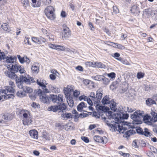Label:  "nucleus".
Listing matches in <instances>:
<instances>
[{
    "mask_svg": "<svg viewBox=\"0 0 157 157\" xmlns=\"http://www.w3.org/2000/svg\"><path fill=\"white\" fill-rule=\"evenodd\" d=\"M136 131L137 133L142 135H143V133L144 130L142 128H138L136 129Z\"/></svg>",
    "mask_w": 157,
    "mask_h": 157,
    "instance_id": "4d7b16f0",
    "label": "nucleus"
},
{
    "mask_svg": "<svg viewBox=\"0 0 157 157\" xmlns=\"http://www.w3.org/2000/svg\"><path fill=\"white\" fill-rule=\"evenodd\" d=\"M71 31L68 27L63 28L62 33V37L63 39H66L70 37L71 36Z\"/></svg>",
    "mask_w": 157,
    "mask_h": 157,
    "instance_id": "9d476101",
    "label": "nucleus"
},
{
    "mask_svg": "<svg viewBox=\"0 0 157 157\" xmlns=\"http://www.w3.org/2000/svg\"><path fill=\"white\" fill-rule=\"evenodd\" d=\"M56 49L63 51L65 49V48L63 46L56 45Z\"/></svg>",
    "mask_w": 157,
    "mask_h": 157,
    "instance_id": "a18cd8bd",
    "label": "nucleus"
},
{
    "mask_svg": "<svg viewBox=\"0 0 157 157\" xmlns=\"http://www.w3.org/2000/svg\"><path fill=\"white\" fill-rule=\"evenodd\" d=\"M46 36L49 39L50 41H52L54 40V36L51 34L48 33V34L46 35Z\"/></svg>",
    "mask_w": 157,
    "mask_h": 157,
    "instance_id": "ea45409f",
    "label": "nucleus"
},
{
    "mask_svg": "<svg viewBox=\"0 0 157 157\" xmlns=\"http://www.w3.org/2000/svg\"><path fill=\"white\" fill-rule=\"evenodd\" d=\"M94 139L96 142L105 144L107 143L108 141L107 138L105 136L101 137L99 136H95L94 137Z\"/></svg>",
    "mask_w": 157,
    "mask_h": 157,
    "instance_id": "1a4fd4ad",
    "label": "nucleus"
},
{
    "mask_svg": "<svg viewBox=\"0 0 157 157\" xmlns=\"http://www.w3.org/2000/svg\"><path fill=\"white\" fill-rule=\"evenodd\" d=\"M23 90L25 93H31L33 91V90L31 87L28 86H25L23 88Z\"/></svg>",
    "mask_w": 157,
    "mask_h": 157,
    "instance_id": "c756f323",
    "label": "nucleus"
},
{
    "mask_svg": "<svg viewBox=\"0 0 157 157\" xmlns=\"http://www.w3.org/2000/svg\"><path fill=\"white\" fill-rule=\"evenodd\" d=\"M90 98H91V99H92V100H93V101L94 102V104H95V100H94V98H95V94L94 92H91L90 93Z\"/></svg>",
    "mask_w": 157,
    "mask_h": 157,
    "instance_id": "13d9d810",
    "label": "nucleus"
},
{
    "mask_svg": "<svg viewBox=\"0 0 157 157\" xmlns=\"http://www.w3.org/2000/svg\"><path fill=\"white\" fill-rule=\"evenodd\" d=\"M36 82L39 85L41 86L43 89V91L39 89L37 91V94L40 97V101L44 103H47L49 102L50 100V97L47 96L45 93H49V90L47 88L46 85L47 84L46 81L45 80H42L41 82L40 80L39 81L37 79Z\"/></svg>",
    "mask_w": 157,
    "mask_h": 157,
    "instance_id": "f03ea898",
    "label": "nucleus"
},
{
    "mask_svg": "<svg viewBox=\"0 0 157 157\" xmlns=\"http://www.w3.org/2000/svg\"><path fill=\"white\" fill-rule=\"evenodd\" d=\"M57 95H51L50 99H51L52 101L54 102H58L57 101Z\"/></svg>",
    "mask_w": 157,
    "mask_h": 157,
    "instance_id": "e433bc0d",
    "label": "nucleus"
},
{
    "mask_svg": "<svg viewBox=\"0 0 157 157\" xmlns=\"http://www.w3.org/2000/svg\"><path fill=\"white\" fill-rule=\"evenodd\" d=\"M92 78L96 80L101 81H102V79L103 78V76L101 75H97L95 76H92Z\"/></svg>",
    "mask_w": 157,
    "mask_h": 157,
    "instance_id": "7c9ffc66",
    "label": "nucleus"
},
{
    "mask_svg": "<svg viewBox=\"0 0 157 157\" xmlns=\"http://www.w3.org/2000/svg\"><path fill=\"white\" fill-rule=\"evenodd\" d=\"M32 106L35 108H40V105L36 103V102H33L32 104Z\"/></svg>",
    "mask_w": 157,
    "mask_h": 157,
    "instance_id": "864d4df0",
    "label": "nucleus"
},
{
    "mask_svg": "<svg viewBox=\"0 0 157 157\" xmlns=\"http://www.w3.org/2000/svg\"><path fill=\"white\" fill-rule=\"evenodd\" d=\"M32 6L33 7H39L40 6V2L38 1L37 4H36V0H32Z\"/></svg>",
    "mask_w": 157,
    "mask_h": 157,
    "instance_id": "2f4dec72",
    "label": "nucleus"
},
{
    "mask_svg": "<svg viewBox=\"0 0 157 157\" xmlns=\"http://www.w3.org/2000/svg\"><path fill=\"white\" fill-rule=\"evenodd\" d=\"M7 68H10L11 70L10 71L14 73L15 74L18 71L21 74L24 73L26 72L23 66L18 65L16 64H10L8 65Z\"/></svg>",
    "mask_w": 157,
    "mask_h": 157,
    "instance_id": "39448f33",
    "label": "nucleus"
},
{
    "mask_svg": "<svg viewBox=\"0 0 157 157\" xmlns=\"http://www.w3.org/2000/svg\"><path fill=\"white\" fill-rule=\"evenodd\" d=\"M21 2L24 7L27 6L29 4L28 0H21Z\"/></svg>",
    "mask_w": 157,
    "mask_h": 157,
    "instance_id": "49530a36",
    "label": "nucleus"
},
{
    "mask_svg": "<svg viewBox=\"0 0 157 157\" xmlns=\"http://www.w3.org/2000/svg\"><path fill=\"white\" fill-rule=\"evenodd\" d=\"M103 113L102 112H101V113H100L99 112V113L96 112H93V113L92 116L95 117L96 118H99L100 117V116L101 115V113Z\"/></svg>",
    "mask_w": 157,
    "mask_h": 157,
    "instance_id": "72a5a7b5",
    "label": "nucleus"
},
{
    "mask_svg": "<svg viewBox=\"0 0 157 157\" xmlns=\"http://www.w3.org/2000/svg\"><path fill=\"white\" fill-rule=\"evenodd\" d=\"M119 12L118 8L116 6H113V13H117Z\"/></svg>",
    "mask_w": 157,
    "mask_h": 157,
    "instance_id": "0e129e2a",
    "label": "nucleus"
},
{
    "mask_svg": "<svg viewBox=\"0 0 157 157\" xmlns=\"http://www.w3.org/2000/svg\"><path fill=\"white\" fill-rule=\"evenodd\" d=\"M146 104L148 106H151L154 104H156L155 101L151 98H148L146 101Z\"/></svg>",
    "mask_w": 157,
    "mask_h": 157,
    "instance_id": "bb28decb",
    "label": "nucleus"
},
{
    "mask_svg": "<svg viewBox=\"0 0 157 157\" xmlns=\"http://www.w3.org/2000/svg\"><path fill=\"white\" fill-rule=\"evenodd\" d=\"M86 107V106L85 105V104L83 102H82L77 106V110L78 111L81 112L83 108H85Z\"/></svg>",
    "mask_w": 157,
    "mask_h": 157,
    "instance_id": "5701e85b",
    "label": "nucleus"
},
{
    "mask_svg": "<svg viewBox=\"0 0 157 157\" xmlns=\"http://www.w3.org/2000/svg\"><path fill=\"white\" fill-rule=\"evenodd\" d=\"M111 99L109 98V96L106 95L102 99L101 102L104 105L109 104L110 103L113 101V100H111Z\"/></svg>",
    "mask_w": 157,
    "mask_h": 157,
    "instance_id": "f8f14e48",
    "label": "nucleus"
},
{
    "mask_svg": "<svg viewBox=\"0 0 157 157\" xmlns=\"http://www.w3.org/2000/svg\"><path fill=\"white\" fill-rule=\"evenodd\" d=\"M139 143L140 144L141 146L143 147H145L146 144L145 142L143 140H140Z\"/></svg>",
    "mask_w": 157,
    "mask_h": 157,
    "instance_id": "6e6d98bb",
    "label": "nucleus"
},
{
    "mask_svg": "<svg viewBox=\"0 0 157 157\" xmlns=\"http://www.w3.org/2000/svg\"><path fill=\"white\" fill-rule=\"evenodd\" d=\"M67 101L70 107H72L73 106L74 103V101L71 98H67Z\"/></svg>",
    "mask_w": 157,
    "mask_h": 157,
    "instance_id": "473e14b6",
    "label": "nucleus"
},
{
    "mask_svg": "<svg viewBox=\"0 0 157 157\" xmlns=\"http://www.w3.org/2000/svg\"><path fill=\"white\" fill-rule=\"evenodd\" d=\"M17 57L20 63H23L24 62L25 57H22L20 55H17Z\"/></svg>",
    "mask_w": 157,
    "mask_h": 157,
    "instance_id": "c03bdc74",
    "label": "nucleus"
},
{
    "mask_svg": "<svg viewBox=\"0 0 157 157\" xmlns=\"http://www.w3.org/2000/svg\"><path fill=\"white\" fill-rule=\"evenodd\" d=\"M116 46L115 47L119 49H124L125 48V47L123 45H122L120 44H116Z\"/></svg>",
    "mask_w": 157,
    "mask_h": 157,
    "instance_id": "3c124183",
    "label": "nucleus"
},
{
    "mask_svg": "<svg viewBox=\"0 0 157 157\" xmlns=\"http://www.w3.org/2000/svg\"><path fill=\"white\" fill-rule=\"evenodd\" d=\"M143 134V135L147 137H150L151 135V133L149 132V130L147 128H144Z\"/></svg>",
    "mask_w": 157,
    "mask_h": 157,
    "instance_id": "cd10ccee",
    "label": "nucleus"
},
{
    "mask_svg": "<svg viewBox=\"0 0 157 157\" xmlns=\"http://www.w3.org/2000/svg\"><path fill=\"white\" fill-rule=\"evenodd\" d=\"M85 101H87L88 103L90 105H93V103L94 102L93 101L92 99L90 98H88L86 96H85Z\"/></svg>",
    "mask_w": 157,
    "mask_h": 157,
    "instance_id": "c9c22d12",
    "label": "nucleus"
},
{
    "mask_svg": "<svg viewBox=\"0 0 157 157\" xmlns=\"http://www.w3.org/2000/svg\"><path fill=\"white\" fill-rule=\"evenodd\" d=\"M32 40L35 43H36L39 44H41V40L37 37H32Z\"/></svg>",
    "mask_w": 157,
    "mask_h": 157,
    "instance_id": "4c0bfd02",
    "label": "nucleus"
},
{
    "mask_svg": "<svg viewBox=\"0 0 157 157\" xmlns=\"http://www.w3.org/2000/svg\"><path fill=\"white\" fill-rule=\"evenodd\" d=\"M153 120V122H155L157 121V113H155V115H154L152 116V118H151Z\"/></svg>",
    "mask_w": 157,
    "mask_h": 157,
    "instance_id": "bf43d9fd",
    "label": "nucleus"
},
{
    "mask_svg": "<svg viewBox=\"0 0 157 157\" xmlns=\"http://www.w3.org/2000/svg\"><path fill=\"white\" fill-rule=\"evenodd\" d=\"M135 133V131L130 129L128 131L125 132L124 134L123 135V136L124 137L128 138L131 135Z\"/></svg>",
    "mask_w": 157,
    "mask_h": 157,
    "instance_id": "a211bd4d",
    "label": "nucleus"
},
{
    "mask_svg": "<svg viewBox=\"0 0 157 157\" xmlns=\"http://www.w3.org/2000/svg\"><path fill=\"white\" fill-rule=\"evenodd\" d=\"M31 70L33 73H37L39 71V67L33 65L31 67Z\"/></svg>",
    "mask_w": 157,
    "mask_h": 157,
    "instance_id": "a878e982",
    "label": "nucleus"
},
{
    "mask_svg": "<svg viewBox=\"0 0 157 157\" xmlns=\"http://www.w3.org/2000/svg\"><path fill=\"white\" fill-rule=\"evenodd\" d=\"M57 105H52L49 106L48 109L49 111H52L54 112H57L58 110Z\"/></svg>",
    "mask_w": 157,
    "mask_h": 157,
    "instance_id": "412c9836",
    "label": "nucleus"
},
{
    "mask_svg": "<svg viewBox=\"0 0 157 157\" xmlns=\"http://www.w3.org/2000/svg\"><path fill=\"white\" fill-rule=\"evenodd\" d=\"M57 105L58 106V110H60V112H62V113H63V111L67 108L66 105L64 103H58Z\"/></svg>",
    "mask_w": 157,
    "mask_h": 157,
    "instance_id": "ddd939ff",
    "label": "nucleus"
},
{
    "mask_svg": "<svg viewBox=\"0 0 157 157\" xmlns=\"http://www.w3.org/2000/svg\"><path fill=\"white\" fill-rule=\"evenodd\" d=\"M129 116L128 114H123L122 115L121 114L117 113L115 114V123L118 124L121 122L120 120L123 119H127Z\"/></svg>",
    "mask_w": 157,
    "mask_h": 157,
    "instance_id": "6e6552de",
    "label": "nucleus"
},
{
    "mask_svg": "<svg viewBox=\"0 0 157 157\" xmlns=\"http://www.w3.org/2000/svg\"><path fill=\"white\" fill-rule=\"evenodd\" d=\"M113 113L111 111H109L108 112V116H109V118L111 119V118H114V117H113Z\"/></svg>",
    "mask_w": 157,
    "mask_h": 157,
    "instance_id": "69168bd1",
    "label": "nucleus"
},
{
    "mask_svg": "<svg viewBox=\"0 0 157 157\" xmlns=\"http://www.w3.org/2000/svg\"><path fill=\"white\" fill-rule=\"evenodd\" d=\"M26 75L27 76V77L26 75L24 76L23 75H21L22 79L23 80V82H24L27 84H30V81L29 80L30 76L27 75Z\"/></svg>",
    "mask_w": 157,
    "mask_h": 157,
    "instance_id": "4be33fe9",
    "label": "nucleus"
},
{
    "mask_svg": "<svg viewBox=\"0 0 157 157\" xmlns=\"http://www.w3.org/2000/svg\"><path fill=\"white\" fill-rule=\"evenodd\" d=\"M131 124L130 123L125 122L124 126L118 125V128L120 132L122 133H124V132L125 131L127 128L129 129L131 128V129L135 128L134 125H131Z\"/></svg>",
    "mask_w": 157,
    "mask_h": 157,
    "instance_id": "0eeeda50",
    "label": "nucleus"
},
{
    "mask_svg": "<svg viewBox=\"0 0 157 157\" xmlns=\"http://www.w3.org/2000/svg\"><path fill=\"white\" fill-rule=\"evenodd\" d=\"M2 28L5 31H7L9 29V26L6 23H3L1 25Z\"/></svg>",
    "mask_w": 157,
    "mask_h": 157,
    "instance_id": "f704fd0d",
    "label": "nucleus"
},
{
    "mask_svg": "<svg viewBox=\"0 0 157 157\" xmlns=\"http://www.w3.org/2000/svg\"><path fill=\"white\" fill-rule=\"evenodd\" d=\"M30 136L33 138L37 139L38 137V132L36 130H32L29 131Z\"/></svg>",
    "mask_w": 157,
    "mask_h": 157,
    "instance_id": "2eb2a0df",
    "label": "nucleus"
},
{
    "mask_svg": "<svg viewBox=\"0 0 157 157\" xmlns=\"http://www.w3.org/2000/svg\"><path fill=\"white\" fill-rule=\"evenodd\" d=\"M80 94V92L77 90H75L73 93V95L75 97H77Z\"/></svg>",
    "mask_w": 157,
    "mask_h": 157,
    "instance_id": "774afa93",
    "label": "nucleus"
},
{
    "mask_svg": "<svg viewBox=\"0 0 157 157\" xmlns=\"http://www.w3.org/2000/svg\"><path fill=\"white\" fill-rule=\"evenodd\" d=\"M57 101L58 103H59V102H62L63 101V95L61 94H58L57 96Z\"/></svg>",
    "mask_w": 157,
    "mask_h": 157,
    "instance_id": "de8ad7c7",
    "label": "nucleus"
},
{
    "mask_svg": "<svg viewBox=\"0 0 157 157\" xmlns=\"http://www.w3.org/2000/svg\"><path fill=\"white\" fill-rule=\"evenodd\" d=\"M81 139L84 142L86 143H88L89 142L88 138L86 136H82L81 137Z\"/></svg>",
    "mask_w": 157,
    "mask_h": 157,
    "instance_id": "5fc2aeb1",
    "label": "nucleus"
},
{
    "mask_svg": "<svg viewBox=\"0 0 157 157\" xmlns=\"http://www.w3.org/2000/svg\"><path fill=\"white\" fill-rule=\"evenodd\" d=\"M131 12L133 13H135L137 12V7L135 6H132L130 10Z\"/></svg>",
    "mask_w": 157,
    "mask_h": 157,
    "instance_id": "09e8293b",
    "label": "nucleus"
},
{
    "mask_svg": "<svg viewBox=\"0 0 157 157\" xmlns=\"http://www.w3.org/2000/svg\"><path fill=\"white\" fill-rule=\"evenodd\" d=\"M47 17L51 20H54L55 18V15L54 14V12H49L45 13Z\"/></svg>",
    "mask_w": 157,
    "mask_h": 157,
    "instance_id": "b1692460",
    "label": "nucleus"
},
{
    "mask_svg": "<svg viewBox=\"0 0 157 157\" xmlns=\"http://www.w3.org/2000/svg\"><path fill=\"white\" fill-rule=\"evenodd\" d=\"M55 11V9L53 7L51 6H48L45 10L44 12L45 13H47L49 12H54Z\"/></svg>",
    "mask_w": 157,
    "mask_h": 157,
    "instance_id": "393cba45",
    "label": "nucleus"
},
{
    "mask_svg": "<svg viewBox=\"0 0 157 157\" xmlns=\"http://www.w3.org/2000/svg\"><path fill=\"white\" fill-rule=\"evenodd\" d=\"M61 115V118L64 120H67L70 118L72 117V115L70 113H62Z\"/></svg>",
    "mask_w": 157,
    "mask_h": 157,
    "instance_id": "dca6fc26",
    "label": "nucleus"
},
{
    "mask_svg": "<svg viewBox=\"0 0 157 157\" xmlns=\"http://www.w3.org/2000/svg\"><path fill=\"white\" fill-rule=\"evenodd\" d=\"M144 74L141 72H138L137 74V78L140 79L141 78H143L144 76Z\"/></svg>",
    "mask_w": 157,
    "mask_h": 157,
    "instance_id": "8fccbe9b",
    "label": "nucleus"
},
{
    "mask_svg": "<svg viewBox=\"0 0 157 157\" xmlns=\"http://www.w3.org/2000/svg\"><path fill=\"white\" fill-rule=\"evenodd\" d=\"M43 4L45 5H47L50 4L51 0H42Z\"/></svg>",
    "mask_w": 157,
    "mask_h": 157,
    "instance_id": "603ef678",
    "label": "nucleus"
},
{
    "mask_svg": "<svg viewBox=\"0 0 157 157\" xmlns=\"http://www.w3.org/2000/svg\"><path fill=\"white\" fill-rule=\"evenodd\" d=\"M120 55L119 53L116 52L114 54L113 57L116 58L117 60L121 61L122 60V58L119 57Z\"/></svg>",
    "mask_w": 157,
    "mask_h": 157,
    "instance_id": "58836bf2",
    "label": "nucleus"
},
{
    "mask_svg": "<svg viewBox=\"0 0 157 157\" xmlns=\"http://www.w3.org/2000/svg\"><path fill=\"white\" fill-rule=\"evenodd\" d=\"M107 76L111 79H113L115 78L116 74L114 72H111L110 73L108 74Z\"/></svg>",
    "mask_w": 157,
    "mask_h": 157,
    "instance_id": "37998d69",
    "label": "nucleus"
},
{
    "mask_svg": "<svg viewBox=\"0 0 157 157\" xmlns=\"http://www.w3.org/2000/svg\"><path fill=\"white\" fill-rule=\"evenodd\" d=\"M111 109L114 112L117 111V108L116 103L114 101L113 99L109 104Z\"/></svg>",
    "mask_w": 157,
    "mask_h": 157,
    "instance_id": "6ab92c4d",
    "label": "nucleus"
},
{
    "mask_svg": "<svg viewBox=\"0 0 157 157\" xmlns=\"http://www.w3.org/2000/svg\"><path fill=\"white\" fill-rule=\"evenodd\" d=\"M15 92V90L13 87L6 86L4 89L0 90V95L2 96L7 97L8 98H13L14 96L12 93Z\"/></svg>",
    "mask_w": 157,
    "mask_h": 157,
    "instance_id": "7ed1b4c3",
    "label": "nucleus"
},
{
    "mask_svg": "<svg viewBox=\"0 0 157 157\" xmlns=\"http://www.w3.org/2000/svg\"><path fill=\"white\" fill-rule=\"evenodd\" d=\"M2 120L3 119L4 123L5 122H7L11 120L12 119V117L11 115L9 114H4L2 116Z\"/></svg>",
    "mask_w": 157,
    "mask_h": 157,
    "instance_id": "f3484780",
    "label": "nucleus"
},
{
    "mask_svg": "<svg viewBox=\"0 0 157 157\" xmlns=\"http://www.w3.org/2000/svg\"><path fill=\"white\" fill-rule=\"evenodd\" d=\"M95 65L98 68H106L105 65L101 62H95Z\"/></svg>",
    "mask_w": 157,
    "mask_h": 157,
    "instance_id": "c85d7f7f",
    "label": "nucleus"
},
{
    "mask_svg": "<svg viewBox=\"0 0 157 157\" xmlns=\"http://www.w3.org/2000/svg\"><path fill=\"white\" fill-rule=\"evenodd\" d=\"M76 70L80 71H83V68L80 66H78L75 67Z\"/></svg>",
    "mask_w": 157,
    "mask_h": 157,
    "instance_id": "338daca9",
    "label": "nucleus"
},
{
    "mask_svg": "<svg viewBox=\"0 0 157 157\" xmlns=\"http://www.w3.org/2000/svg\"><path fill=\"white\" fill-rule=\"evenodd\" d=\"M49 89L50 92V90L52 91L53 93H57L59 92V89L56 86H53L51 84H49L48 85Z\"/></svg>",
    "mask_w": 157,
    "mask_h": 157,
    "instance_id": "4468645a",
    "label": "nucleus"
},
{
    "mask_svg": "<svg viewBox=\"0 0 157 157\" xmlns=\"http://www.w3.org/2000/svg\"><path fill=\"white\" fill-rule=\"evenodd\" d=\"M89 115L86 113H82L80 114V117L81 118H83L87 117Z\"/></svg>",
    "mask_w": 157,
    "mask_h": 157,
    "instance_id": "052dcab7",
    "label": "nucleus"
},
{
    "mask_svg": "<svg viewBox=\"0 0 157 157\" xmlns=\"http://www.w3.org/2000/svg\"><path fill=\"white\" fill-rule=\"evenodd\" d=\"M144 112L143 111L140 110L136 111L131 115V117L136 124H140L143 119L145 123L149 125H151L153 120L151 119V117L147 115L144 116Z\"/></svg>",
    "mask_w": 157,
    "mask_h": 157,
    "instance_id": "f257e3e1",
    "label": "nucleus"
},
{
    "mask_svg": "<svg viewBox=\"0 0 157 157\" xmlns=\"http://www.w3.org/2000/svg\"><path fill=\"white\" fill-rule=\"evenodd\" d=\"M19 114L23 115L24 118L23 121L24 125H29L31 124L32 121L30 117H28V115H30V112L29 111L22 109L19 112Z\"/></svg>",
    "mask_w": 157,
    "mask_h": 157,
    "instance_id": "20e7f679",
    "label": "nucleus"
},
{
    "mask_svg": "<svg viewBox=\"0 0 157 157\" xmlns=\"http://www.w3.org/2000/svg\"><path fill=\"white\" fill-rule=\"evenodd\" d=\"M102 81L103 82L104 84L106 85L108 84L110 82V81L108 78H105L104 76L103 78L102 79Z\"/></svg>",
    "mask_w": 157,
    "mask_h": 157,
    "instance_id": "a19ab883",
    "label": "nucleus"
},
{
    "mask_svg": "<svg viewBox=\"0 0 157 157\" xmlns=\"http://www.w3.org/2000/svg\"><path fill=\"white\" fill-rule=\"evenodd\" d=\"M102 94V93L100 92L99 89H98L97 91L96 97L95 98H94L95 104L98 103L99 102H100Z\"/></svg>",
    "mask_w": 157,
    "mask_h": 157,
    "instance_id": "9b49d317",
    "label": "nucleus"
},
{
    "mask_svg": "<svg viewBox=\"0 0 157 157\" xmlns=\"http://www.w3.org/2000/svg\"><path fill=\"white\" fill-rule=\"evenodd\" d=\"M86 65L89 67H94L95 65L93 62L90 61L86 62Z\"/></svg>",
    "mask_w": 157,
    "mask_h": 157,
    "instance_id": "680f3d73",
    "label": "nucleus"
},
{
    "mask_svg": "<svg viewBox=\"0 0 157 157\" xmlns=\"http://www.w3.org/2000/svg\"><path fill=\"white\" fill-rule=\"evenodd\" d=\"M6 62L7 63H14V62L16 59V58L13 57L12 56L10 57H7L6 58Z\"/></svg>",
    "mask_w": 157,
    "mask_h": 157,
    "instance_id": "aec40b11",
    "label": "nucleus"
},
{
    "mask_svg": "<svg viewBox=\"0 0 157 157\" xmlns=\"http://www.w3.org/2000/svg\"><path fill=\"white\" fill-rule=\"evenodd\" d=\"M17 95L19 97H23L25 95V94L21 91H18L16 93Z\"/></svg>",
    "mask_w": 157,
    "mask_h": 157,
    "instance_id": "79ce46f5",
    "label": "nucleus"
},
{
    "mask_svg": "<svg viewBox=\"0 0 157 157\" xmlns=\"http://www.w3.org/2000/svg\"><path fill=\"white\" fill-rule=\"evenodd\" d=\"M108 125V126L110 127L111 128L114 130L115 131V129H117V126L116 125H113L112 124H107Z\"/></svg>",
    "mask_w": 157,
    "mask_h": 157,
    "instance_id": "e2e57ef3",
    "label": "nucleus"
},
{
    "mask_svg": "<svg viewBox=\"0 0 157 157\" xmlns=\"http://www.w3.org/2000/svg\"><path fill=\"white\" fill-rule=\"evenodd\" d=\"M4 74L6 76L13 79H15L16 84L19 82H23L22 79L21 75L20 76V77H18L17 75L13 72L9 71H6L4 72Z\"/></svg>",
    "mask_w": 157,
    "mask_h": 157,
    "instance_id": "423d86ee",
    "label": "nucleus"
}]
</instances>
